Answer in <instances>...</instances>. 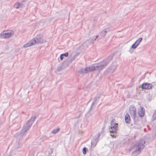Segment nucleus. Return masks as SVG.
I'll return each instance as SVG.
<instances>
[{
  "instance_id": "f257e3e1",
  "label": "nucleus",
  "mask_w": 156,
  "mask_h": 156,
  "mask_svg": "<svg viewBox=\"0 0 156 156\" xmlns=\"http://www.w3.org/2000/svg\"><path fill=\"white\" fill-rule=\"evenodd\" d=\"M46 42V41L43 38L42 35L40 34L37 35L35 37L26 43L23 46L24 48L34 45L36 43L42 44Z\"/></svg>"
},
{
  "instance_id": "f03ea898",
  "label": "nucleus",
  "mask_w": 156,
  "mask_h": 156,
  "mask_svg": "<svg viewBox=\"0 0 156 156\" xmlns=\"http://www.w3.org/2000/svg\"><path fill=\"white\" fill-rule=\"evenodd\" d=\"M36 115L32 116L30 119L23 126L20 132V133L22 135H25V133L27 132L30 128L32 124L36 119Z\"/></svg>"
},
{
  "instance_id": "7ed1b4c3",
  "label": "nucleus",
  "mask_w": 156,
  "mask_h": 156,
  "mask_svg": "<svg viewBox=\"0 0 156 156\" xmlns=\"http://www.w3.org/2000/svg\"><path fill=\"white\" fill-rule=\"evenodd\" d=\"M99 37L98 35H97L95 37L94 36L93 38L90 37L88 40H87L85 41L81 45L84 47V49H86L88 47L89 44H90L92 43H94V42Z\"/></svg>"
},
{
  "instance_id": "20e7f679",
  "label": "nucleus",
  "mask_w": 156,
  "mask_h": 156,
  "mask_svg": "<svg viewBox=\"0 0 156 156\" xmlns=\"http://www.w3.org/2000/svg\"><path fill=\"white\" fill-rule=\"evenodd\" d=\"M114 55V54H113L112 53L110 54L108 56L102 61L100 62V63L105 67L109 63L112 59Z\"/></svg>"
},
{
  "instance_id": "39448f33",
  "label": "nucleus",
  "mask_w": 156,
  "mask_h": 156,
  "mask_svg": "<svg viewBox=\"0 0 156 156\" xmlns=\"http://www.w3.org/2000/svg\"><path fill=\"white\" fill-rule=\"evenodd\" d=\"M101 135V133H99L97 135L95 136L93 139L91 140V147H95L97 144V143L99 141V138L100 137V135Z\"/></svg>"
},
{
  "instance_id": "423d86ee",
  "label": "nucleus",
  "mask_w": 156,
  "mask_h": 156,
  "mask_svg": "<svg viewBox=\"0 0 156 156\" xmlns=\"http://www.w3.org/2000/svg\"><path fill=\"white\" fill-rule=\"evenodd\" d=\"M153 85L151 83H144L141 85L142 90H149L152 88Z\"/></svg>"
},
{
  "instance_id": "0eeeda50",
  "label": "nucleus",
  "mask_w": 156,
  "mask_h": 156,
  "mask_svg": "<svg viewBox=\"0 0 156 156\" xmlns=\"http://www.w3.org/2000/svg\"><path fill=\"white\" fill-rule=\"evenodd\" d=\"M130 114L132 118L135 120L136 115V110L135 107H132L130 108Z\"/></svg>"
},
{
  "instance_id": "6e6552de",
  "label": "nucleus",
  "mask_w": 156,
  "mask_h": 156,
  "mask_svg": "<svg viewBox=\"0 0 156 156\" xmlns=\"http://www.w3.org/2000/svg\"><path fill=\"white\" fill-rule=\"evenodd\" d=\"M110 30V28L107 27L104 29L103 30H102L100 33V36H99V37L96 40L98 41L102 37L105 36L107 32L109 31Z\"/></svg>"
},
{
  "instance_id": "1a4fd4ad",
  "label": "nucleus",
  "mask_w": 156,
  "mask_h": 156,
  "mask_svg": "<svg viewBox=\"0 0 156 156\" xmlns=\"http://www.w3.org/2000/svg\"><path fill=\"white\" fill-rule=\"evenodd\" d=\"M104 67L101 64L99 66H90V70L92 71L97 70L100 72L104 68Z\"/></svg>"
},
{
  "instance_id": "9d476101",
  "label": "nucleus",
  "mask_w": 156,
  "mask_h": 156,
  "mask_svg": "<svg viewBox=\"0 0 156 156\" xmlns=\"http://www.w3.org/2000/svg\"><path fill=\"white\" fill-rule=\"evenodd\" d=\"M145 111L144 108L140 106V109H139L138 110V114L139 116L141 117H143L145 115Z\"/></svg>"
},
{
  "instance_id": "9b49d317",
  "label": "nucleus",
  "mask_w": 156,
  "mask_h": 156,
  "mask_svg": "<svg viewBox=\"0 0 156 156\" xmlns=\"http://www.w3.org/2000/svg\"><path fill=\"white\" fill-rule=\"evenodd\" d=\"M118 124L116 123H115L114 125H111V130H110V132L112 133H116V126L118 125Z\"/></svg>"
},
{
  "instance_id": "f8f14e48",
  "label": "nucleus",
  "mask_w": 156,
  "mask_h": 156,
  "mask_svg": "<svg viewBox=\"0 0 156 156\" xmlns=\"http://www.w3.org/2000/svg\"><path fill=\"white\" fill-rule=\"evenodd\" d=\"M90 69V67H89L88 68H86L84 69L82 68L78 71V73L81 74L91 72V70Z\"/></svg>"
},
{
  "instance_id": "ddd939ff",
  "label": "nucleus",
  "mask_w": 156,
  "mask_h": 156,
  "mask_svg": "<svg viewBox=\"0 0 156 156\" xmlns=\"http://www.w3.org/2000/svg\"><path fill=\"white\" fill-rule=\"evenodd\" d=\"M146 141L144 139H141L140 142L136 144V146L139 147H140V149H143L145 146V144Z\"/></svg>"
},
{
  "instance_id": "4468645a",
  "label": "nucleus",
  "mask_w": 156,
  "mask_h": 156,
  "mask_svg": "<svg viewBox=\"0 0 156 156\" xmlns=\"http://www.w3.org/2000/svg\"><path fill=\"white\" fill-rule=\"evenodd\" d=\"M134 147H136V148L135 150L132 152V154L134 156H136L140 153L141 149L140 147H139L136 146V144L134 145Z\"/></svg>"
},
{
  "instance_id": "2eb2a0df",
  "label": "nucleus",
  "mask_w": 156,
  "mask_h": 156,
  "mask_svg": "<svg viewBox=\"0 0 156 156\" xmlns=\"http://www.w3.org/2000/svg\"><path fill=\"white\" fill-rule=\"evenodd\" d=\"M13 34L11 32H9L5 33H2L1 34V35L2 36L3 38H6L11 37Z\"/></svg>"
},
{
  "instance_id": "dca6fc26",
  "label": "nucleus",
  "mask_w": 156,
  "mask_h": 156,
  "mask_svg": "<svg viewBox=\"0 0 156 156\" xmlns=\"http://www.w3.org/2000/svg\"><path fill=\"white\" fill-rule=\"evenodd\" d=\"M101 95L97 94V95L94 98V101L92 103V105H94L95 104H97L100 98Z\"/></svg>"
},
{
  "instance_id": "f3484780",
  "label": "nucleus",
  "mask_w": 156,
  "mask_h": 156,
  "mask_svg": "<svg viewBox=\"0 0 156 156\" xmlns=\"http://www.w3.org/2000/svg\"><path fill=\"white\" fill-rule=\"evenodd\" d=\"M116 69V67L115 66H112L109 67L107 69V71L108 73H112L115 71Z\"/></svg>"
},
{
  "instance_id": "a211bd4d",
  "label": "nucleus",
  "mask_w": 156,
  "mask_h": 156,
  "mask_svg": "<svg viewBox=\"0 0 156 156\" xmlns=\"http://www.w3.org/2000/svg\"><path fill=\"white\" fill-rule=\"evenodd\" d=\"M125 121L127 124H129L130 121V118L129 114L127 113L125 116Z\"/></svg>"
},
{
  "instance_id": "6ab92c4d",
  "label": "nucleus",
  "mask_w": 156,
  "mask_h": 156,
  "mask_svg": "<svg viewBox=\"0 0 156 156\" xmlns=\"http://www.w3.org/2000/svg\"><path fill=\"white\" fill-rule=\"evenodd\" d=\"M24 6V3H20L19 2H16L14 5V6L16 9H19Z\"/></svg>"
},
{
  "instance_id": "aec40b11",
  "label": "nucleus",
  "mask_w": 156,
  "mask_h": 156,
  "mask_svg": "<svg viewBox=\"0 0 156 156\" xmlns=\"http://www.w3.org/2000/svg\"><path fill=\"white\" fill-rule=\"evenodd\" d=\"M60 130V128H58L56 129H54L52 131V133L53 134H55L58 132Z\"/></svg>"
},
{
  "instance_id": "412c9836",
  "label": "nucleus",
  "mask_w": 156,
  "mask_h": 156,
  "mask_svg": "<svg viewBox=\"0 0 156 156\" xmlns=\"http://www.w3.org/2000/svg\"><path fill=\"white\" fill-rule=\"evenodd\" d=\"M88 151V150L87 148L86 147H83L82 149V152L83 154H86Z\"/></svg>"
},
{
  "instance_id": "4be33fe9",
  "label": "nucleus",
  "mask_w": 156,
  "mask_h": 156,
  "mask_svg": "<svg viewBox=\"0 0 156 156\" xmlns=\"http://www.w3.org/2000/svg\"><path fill=\"white\" fill-rule=\"evenodd\" d=\"M63 69V65H61L58 66L57 69V71L58 72L61 71Z\"/></svg>"
},
{
  "instance_id": "5701e85b",
  "label": "nucleus",
  "mask_w": 156,
  "mask_h": 156,
  "mask_svg": "<svg viewBox=\"0 0 156 156\" xmlns=\"http://www.w3.org/2000/svg\"><path fill=\"white\" fill-rule=\"evenodd\" d=\"M137 46H138L135 43H134L132 45L131 47L132 48L135 49L137 47Z\"/></svg>"
},
{
  "instance_id": "b1692460",
  "label": "nucleus",
  "mask_w": 156,
  "mask_h": 156,
  "mask_svg": "<svg viewBox=\"0 0 156 156\" xmlns=\"http://www.w3.org/2000/svg\"><path fill=\"white\" fill-rule=\"evenodd\" d=\"M61 54L63 56H65L66 57H67L69 56V53L68 52Z\"/></svg>"
},
{
  "instance_id": "393cba45",
  "label": "nucleus",
  "mask_w": 156,
  "mask_h": 156,
  "mask_svg": "<svg viewBox=\"0 0 156 156\" xmlns=\"http://www.w3.org/2000/svg\"><path fill=\"white\" fill-rule=\"evenodd\" d=\"M133 49V48H132L131 47L130 48V49L129 50V52L131 53H133V49Z\"/></svg>"
},
{
  "instance_id": "a878e982",
  "label": "nucleus",
  "mask_w": 156,
  "mask_h": 156,
  "mask_svg": "<svg viewBox=\"0 0 156 156\" xmlns=\"http://www.w3.org/2000/svg\"><path fill=\"white\" fill-rule=\"evenodd\" d=\"M143 40V38L142 37H140L139 38H138V39H137L136 41H139V43H140V42H141L142 40Z\"/></svg>"
},
{
  "instance_id": "bb28decb",
  "label": "nucleus",
  "mask_w": 156,
  "mask_h": 156,
  "mask_svg": "<svg viewBox=\"0 0 156 156\" xmlns=\"http://www.w3.org/2000/svg\"><path fill=\"white\" fill-rule=\"evenodd\" d=\"M152 119H153V120L156 119V113L153 115L152 116Z\"/></svg>"
},
{
  "instance_id": "cd10ccee",
  "label": "nucleus",
  "mask_w": 156,
  "mask_h": 156,
  "mask_svg": "<svg viewBox=\"0 0 156 156\" xmlns=\"http://www.w3.org/2000/svg\"><path fill=\"white\" fill-rule=\"evenodd\" d=\"M115 119H113L112 120L111 122V125H114L115 123H114Z\"/></svg>"
},
{
  "instance_id": "c85d7f7f",
  "label": "nucleus",
  "mask_w": 156,
  "mask_h": 156,
  "mask_svg": "<svg viewBox=\"0 0 156 156\" xmlns=\"http://www.w3.org/2000/svg\"><path fill=\"white\" fill-rule=\"evenodd\" d=\"M60 59L61 60H62L63 59V58H64V56H63L62 54H61V55H60Z\"/></svg>"
},
{
  "instance_id": "c756f323",
  "label": "nucleus",
  "mask_w": 156,
  "mask_h": 156,
  "mask_svg": "<svg viewBox=\"0 0 156 156\" xmlns=\"http://www.w3.org/2000/svg\"><path fill=\"white\" fill-rule=\"evenodd\" d=\"M27 0H21V2L20 3H24V5L26 3V2Z\"/></svg>"
},
{
  "instance_id": "7c9ffc66",
  "label": "nucleus",
  "mask_w": 156,
  "mask_h": 156,
  "mask_svg": "<svg viewBox=\"0 0 156 156\" xmlns=\"http://www.w3.org/2000/svg\"><path fill=\"white\" fill-rule=\"evenodd\" d=\"M93 105H92V104H91V106H90V108H89V111H88V112H90L92 109V107L93 106Z\"/></svg>"
},
{
  "instance_id": "2f4dec72",
  "label": "nucleus",
  "mask_w": 156,
  "mask_h": 156,
  "mask_svg": "<svg viewBox=\"0 0 156 156\" xmlns=\"http://www.w3.org/2000/svg\"><path fill=\"white\" fill-rule=\"evenodd\" d=\"M135 43L138 46V45L140 44V43L139 42V41H136L135 42Z\"/></svg>"
},
{
  "instance_id": "473e14b6",
  "label": "nucleus",
  "mask_w": 156,
  "mask_h": 156,
  "mask_svg": "<svg viewBox=\"0 0 156 156\" xmlns=\"http://www.w3.org/2000/svg\"><path fill=\"white\" fill-rule=\"evenodd\" d=\"M76 57L75 56H74L72 58V59H71V61H70V62H72L75 59Z\"/></svg>"
},
{
  "instance_id": "72a5a7b5",
  "label": "nucleus",
  "mask_w": 156,
  "mask_h": 156,
  "mask_svg": "<svg viewBox=\"0 0 156 156\" xmlns=\"http://www.w3.org/2000/svg\"><path fill=\"white\" fill-rule=\"evenodd\" d=\"M111 136L112 137H115V136H114L115 135H112V134H110Z\"/></svg>"
},
{
  "instance_id": "f704fd0d",
  "label": "nucleus",
  "mask_w": 156,
  "mask_h": 156,
  "mask_svg": "<svg viewBox=\"0 0 156 156\" xmlns=\"http://www.w3.org/2000/svg\"><path fill=\"white\" fill-rule=\"evenodd\" d=\"M103 129H104V128H103L102 129V130H101V132H103Z\"/></svg>"
}]
</instances>
